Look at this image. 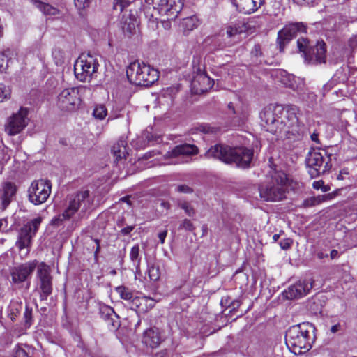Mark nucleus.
Returning <instances> with one entry per match:
<instances>
[{"label": "nucleus", "instance_id": "f257e3e1", "mask_svg": "<svg viewBox=\"0 0 357 357\" xmlns=\"http://www.w3.org/2000/svg\"><path fill=\"white\" fill-rule=\"evenodd\" d=\"M299 109L295 105L270 106L260 114L262 126L281 139H296L302 136L303 125L298 119Z\"/></svg>", "mask_w": 357, "mask_h": 357}, {"label": "nucleus", "instance_id": "f03ea898", "mask_svg": "<svg viewBox=\"0 0 357 357\" xmlns=\"http://www.w3.org/2000/svg\"><path fill=\"white\" fill-rule=\"evenodd\" d=\"M206 156L208 158H217L226 164L234 165L245 169L250 167L254 158V151L243 146L215 144L206 152Z\"/></svg>", "mask_w": 357, "mask_h": 357}, {"label": "nucleus", "instance_id": "7ed1b4c3", "mask_svg": "<svg viewBox=\"0 0 357 357\" xmlns=\"http://www.w3.org/2000/svg\"><path fill=\"white\" fill-rule=\"evenodd\" d=\"M313 327L309 323H303L290 327L285 334V342L289 349L296 355L305 354L312 348L310 333Z\"/></svg>", "mask_w": 357, "mask_h": 357}, {"label": "nucleus", "instance_id": "20e7f679", "mask_svg": "<svg viewBox=\"0 0 357 357\" xmlns=\"http://www.w3.org/2000/svg\"><path fill=\"white\" fill-rule=\"evenodd\" d=\"M91 204L89 191L86 190L68 196L65 209L61 214L52 220V224L59 226L64 220L71 218L79 209L81 212H86Z\"/></svg>", "mask_w": 357, "mask_h": 357}, {"label": "nucleus", "instance_id": "39448f33", "mask_svg": "<svg viewBox=\"0 0 357 357\" xmlns=\"http://www.w3.org/2000/svg\"><path fill=\"white\" fill-rule=\"evenodd\" d=\"M41 222L42 218L38 217L29 221L20 229L15 245L22 257H26L29 254L32 239L38 230Z\"/></svg>", "mask_w": 357, "mask_h": 357}, {"label": "nucleus", "instance_id": "423d86ee", "mask_svg": "<svg viewBox=\"0 0 357 357\" xmlns=\"http://www.w3.org/2000/svg\"><path fill=\"white\" fill-rule=\"evenodd\" d=\"M99 64L97 56L91 54H82L74 65L75 75L81 82H86L96 77Z\"/></svg>", "mask_w": 357, "mask_h": 357}, {"label": "nucleus", "instance_id": "0eeeda50", "mask_svg": "<svg viewBox=\"0 0 357 357\" xmlns=\"http://www.w3.org/2000/svg\"><path fill=\"white\" fill-rule=\"evenodd\" d=\"M154 71L155 70L151 69L149 66L135 61L128 67L126 75L131 84L149 86L156 82Z\"/></svg>", "mask_w": 357, "mask_h": 357}, {"label": "nucleus", "instance_id": "6e6552de", "mask_svg": "<svg viewBox=\"0 0 357 357\" xmlns=\"http://www.w3.org/2000/svg\"><path fill=\"white\" fill-rule=\"evenodd\" d=\"M297 46L300 52L303 53L305 61L308 63L318 64L326 62V44L323 41L317 42L315 45H312L307 38L301 37L297 40Z\"/></svg>", "mask_w": 357, "mask_h": 357}, {"label": "nucleus", "instance_id": "1a4fd4ad", "mask_svg": "<svg viewBox=\"0 0 357 357\" xmlns=\"http://www.w3.org/2000/svg\"><path fill=\"white\" fill-rule=\"evenodd\" d=\"M331 155H328L325 150L319 151L313 149L309 151L306 158V164L312 178L321 176L331 169Z\"/></svg>", "mask_w": 357, "mask_h": 357}, {"label": "nucleus", "instance_id": "9d476101", "mask_svg": "<svg viewBox=\"0 0 357 357\" xmlns=\"http://www.w3.org/2000/svg\"><path fill=\"white\" fill-rule=\"evenodd\" d=\"M37 266L36 260L13 267L10 270L11 282L17 287H22L26 283V289L30 287V278Z\"/></svg>", "mask_w": 357, "mask_h": 357}, {"label": "nucleus", "instance_id": "9b49d317", "mask_svg": "<svg viewBox=\"0 0 357 357\" xmlns=\"http://www.w3.org/2000/svg\"><path fill=\"white\" fill-rule=\"evenodd\" d=\"M29 109L21 107L17 112L9 116L5 123V132L9 136H14L20 133L28 125Z\"/></svg>", "mask_w": 357, "mask_h": 357}, {"label": "nucleus", "instance_id": "f8f14e48", "mask_svg": "<svg viewBox=\"0 0 357 357\" xmlns=\"http://www.w3.org/2000/svg\"><path fill=\"white\" fill-rule=\"evenodd\" d=\"M50 180H34L28 190L29 200L35 205L44 203L51 192Z\"/></svg>", "mask_w": 357, "mask_h": 357}, {"label": "nucleus", "instance_id": "ddd939ff", "mask_svg": "<svg viewBox=\"0 0 357 357\" xmlns=\"http://www.w3.org/2000/svg\"><path fill=\"white\" fill-rule=\"evenodd\" d=\"M81 99L77 88L63 89L58 96V106L64 111L73 112L79 108Z\"/></svg>", "mask_w": 357, "mask_h": 357}, {"label": "nucleus", "instance_id": "4468645a", "mask_svg": "<svg viewBox=\"0 0 357 357\" xmlns=\"http://www.w3.org/2000/svg\"><path fill=\"white\" fill-rule=\"evenodd\" d=\"M198 152L197 147L188 144L175 146L171 151L165 154L169 162L166 164L183 163L188 161V158Z\"/></svg>", "mask_w": 357, "mask_h": 357}, {"label": "nucleus", "instance_id": "2eb2a0df", "mask_svg": "<svg viewBox=\"0 0 357 357\" xmlns=\"http://www.w3.org/2000/svg\"><path fill=\"white\" fill-rule=\"evenodd\" d=\"M306 32V26L302 22L290 23L284 26L278 33V43L280 51L285 45L299 33Z\"/></svg>", "mask_w": 357, "mask_h": 357}, {"label": "nucleus", "instance_id": "dca6fc26", "mask_svg": "<svg viewBox=\"0 0 357 357\" xmlns=\"http://www.w3.org/2000/svg\"><path fill=\"white\" fill-rule=\"evenodd\" d=\"M37 276L39 279L40 299L46 300L52 292V276L50 267L45 263H41L37 269Z\"/></svg>", "mask_w": 357, "mask_h": 357}, {"label": "nucleus", "instance_id": "f3484780", "mask_svg": "<svg viewBox=\"0 0 357 357\" xmlns=\"http://www.w3.org/2000/svg\"><path fill=\"white\" fill-rule=\"evenodd\" d=\"M312 288V279L303 278L289 286L283 294L287 299L292 300L306 296Z\"/></svg>", "mask_w": 357, "mask_h": 357}, {"label": "nucleus", "instance_id": "a211bd4d", "mask_svg": "<svg viewBox=\"0 0 357 357\" xmlns=\"http://www.w3.org/2000/svg\"><path fill=\"white\" fill-rule=\"evenodd\" d=\"M214 81L199 67L191 82V91L195 94H201L211 89Z\"/></svg>", "mask_w": 357, "mask_h": 357}, {"label": "nucleus", "instance_id": "6ab92c4d", "mask_svg": "<svg viewBox=\"0 0 357 357\" xmlns=\"http://www.w3.org/2000/svg\"><path fill=\"white\" fill-rule=\"evenodd\" d=\"M259 193L261 198L266 201H279L284 197V190L281 183L269 182L266 186H261Z\"/></svg>", "mask_w": 357, "mask_h": 357}, {"label": "nucleus", "instance_id": "aec40b11", "mask_svg": "<svg viewBox=\"0 0 357 357\" xmlns=\"http://www.w3.org/2000/svg\"><path fill=\"white\" fill-rule=\"evenodd\" d=\"M183 7V0H160L158 3V13L167 15L168 19H175Z\"/></svg>", "mask_w": 357, "mask_h": 357}, {"label": "nucleus", "instance_id": "412c9836", "mask_svg": "<svg viewBox=\"0 0 357 357\" xmlns=\"http://www.w3.org/2000/svg\"><path fill=\"white\" fill-rule=\"evenodd\" d=\"M18 190V186L15 182L6 181L0 185V202L3 209H5L13 202Z\"/></svg>", "mask_w": 357, "mask_h": 357}, {"label": "nucleus", "instance_id": "4be33fe9", "mask_svg": "<svg viewBox=\"0 0 357 357\" xmlns=\"http://www.w3.org/2000/svg\"><path fill=\"white\" fill-rule=\"evenodd\" d=\"M156 137V130L154 126H149L142 132L140 137L132 139L131 146L135 149H144L147 144L153 142L154 144Z\"/></svg>", "mask_w": 357, "mask_h": 357}, {"label": "nucleus", "instance_id": "5701e85b", "mask_svg": "<svg viewBox=\"0 0 357 357\" xmlns=\"http://www.w3.org/2000/svg\"><path fill=\"white\" fill-rule=\"evenodd\" d=\"M112 153L114 156V163L116 165H123L126 157L129 155L127 148V142L121 137L112 146Z\"/></svg>", "mask_w": 357, "mask_h": 357}, {"label": "nucleus", "instance_id": "b1692460", "mask_svg": "<svg viewBox=\"0 0 357 357\" xmlns=\"http://www.w3.org/2000/svg\"><path fill=\"white\" fill-rule=\"evenodd\" d=\"M265 0H232L236 9L244 14H250L256 11L264 3Z\"/></svg>", "mask_w": 357, "mask_h": 357}, {"label": "nucleus", "instance_id": "393cba45", "mask_svg": "<svg viewBox=\"0 0 357 357\" xmlns=\"http://www.w3.org/2000/svg\"><path fill=\"white\" fill-rule=\"evenodd\" d=\"M121 24L125 33L133 35L137 31L139 21L135 14L126 11L121 17Z\"/></svg>", "mask_w": 357, "mask_h": 357}, {"label": "nucleus", "instance_id": "a878e982", "mask_svg": "<svg viewBox=\"0 0 357 357\" xmlns=\"http://www.w3.org/2000/svg\"><path fill=\"white\" fill-rule=\"evenodd\" d=\"M155 9L156 7L154 6V0H144V13L148 20L149 26L153 30L156 26V18L155 17Z\"/></svg>", "mask_w": 357, "mask_h": 357}, {"label": "nucleus", "instance_id": "bb28decb", "mask_svg": "<svg viewBox=\"0 0 357 357\" xmlns=\"http://www.w3.org/2000/svg\"><path fill=\"white\" fill-rule=\"evenodd\" d=\"M272 75L275 77L286 87L295 89L294 77L292 75L288 74L284 70H279L274 71Z\"/></svg>", "mask_w": 357, "mask_h": 357}, {"label": "nucleus", "instance_id": "cd10ccee", "mask_svg": "<svg viewBox=\"0 0 357 357\" xmlns=\"http://www.w3.org/2000/svg\"><path fill=\"white\" fill-rule=\"evenodd\" d=\"M33 5L46 15L55 16L59 14L58 8L38 0H33Z\"/></svg>", "mask_w": 357, "mask_h": 357}, {"label": "nucleus", "instance_id": "c85d7f7f", "mask_svg": "<svg viewBox=\"0 0 357 357\" xmlns=\"http://www.w3.org/2000/svg\"><path fill=\"white\" fill-rule=\"evenodd\" d=\"M199 24V20L197 16L192 15L184 18L181 24L184 34L187 35L190 31L197 28Z\"/></svg>", "mask_w": 357, "mask_h": 357}, {"label": "nucleus", "instance_id": "c756f323", "mask_svg": "<svg viewBox=\"0 0 357 357\" xmlns=\"http://www.w3.org/2000/svg\"><path fill=\"white\" fill-rule=\"evenodd\" d=\"M156 335L155 331L150 328L146 330L144 333L142 342L151 349H155L156 347Z\"/></svg>", "mask_w": 357, "mask_h": 357}, {"label": "nucleus", "instance_id": "7c9ffc66", "mask_svg": "<svg viewBox=\"0 0 357 357\" xmlns=\"http://www.w3.org/2000/svg\"><path fill=\"white\" fill-rule=\"evenodd\" d=\"M23 307L22 303L18 301H12L8 307V315L12 321L20 314Z\"/></svg>", "mask_w": 357, "mask_h": 357}, {"label": "nucleus", "instance_id": "2f4dec72", "mask_svg": "<svg viewBox=\"0 0 357 357\" xmlns=\"http://www.w3.org/2000/svg\"><path fill=\"white\" fill-rule=\"evenodd\" d=\"M268 173L271 178H288V175L274 164L270 165V170Z\"/></svg>", "mask_w": 357, "mask_h": 357}, {"label": "nucleus", "instance_id": "473e14b6", "mask_svg": "<svg viewBox=\"0 0 357 357\" xmlns=\"http://www.w3.org/2000/svg\"><path fill=\"white\" fill-rule=\"evenodd\" d=\"M134 0H114L113 9L122 13Z\"/></svg>", "mask_w": 357, "mask_h": 357}, {"label": "nucleus", "instance_id": "72a5a7b5", "mask_svg": "<svg viewBox=\"0 0 357 357\" xmlns=\"http://www.w3.org/2000/svg\"><path fill=\"white\" fill-rule=\"evenodd\" d=\"M107 114V110L103 105H96L93 112V116L98 120L104 119Z\"/></svg>", "mask_w": 357, "mask_h": 357}, {"label": "nucleus", "instance_id": "f704fd0d", "mask_svg": "<svg viewBox=\"0 0 357 357\" xmlns=\"http://www.w3.org/2000/svg\"><path fill=\"white\" fill-rule=\"evenodd\" d=\"M116 291L119 294L122 299L129 301L133 298L132 292L124 286L117 287L116 288Z\"/></svg>", "mask_w": 357, "mask_h": 357}, {"label": "nucleus", "instance_id": "c9c22d12", "mask_svg": "<svg viewBox=\"0 0 357 357\" xmlns=\"http://www.w3.org/2000/svg\"><path fill=\"white\" fill-rule=\"evenodd\" d=\"M130 259L133 263V265L137 267L140 261L139 246L138 245H135L131 248Z\"/></svg>", "mask_w": 357, "mask_h": 357}, {"label": "nucleus", "instance_id": "e433bc0d", "mask_svg": "<svg viewBox=\"0 0 357 357\" xmlns=\"http://www.w3.org/2000/svg\"><path fill=\"white\" fill-rule=\"evenodd\" d=\"M178 206L184 210L187 215L193 217L195 215V210L190 203L185 201H179Z\"/></svg>", "mask_w": 357, "mask_h": 357}, {"label": "nucleus", "instance_id": "4c0bfd02", "mask_svg": "<svg viewBox=\"0 0 357 357\" xmlns=\"http://www.w3.org/2000/svg\"><path fill=\"white\" fill-rule=\"evenodd\" d=\"M52 56L56 66H61L64 63V53L59 49H54Z\"/></svg>", "mask_w": 357, "mask_h": 357}, {"label": "nucleus", "instance_id": "58836bf2", "mask_svg": "<svg viewBox=\"0 0 357 357\" xmlns=\"http://www.w3.org/2000/svg\"><path fill=\"white\" fill-rule=\"evenodd\" d=\"M243 29L238 24L233 26H229L227 27L226 30L227 35L229 38L235 36L236 35L241 33Z\"/></svg>", "mask_w": 357, "mask_h": 357}, {"label": "nucleus", "instance_id": "ea45409f", "mask_svg": "<svg viewBox=\"0 0 357 357\" xmlns=\"http://www.w3.org/2000/svg\"><path fill=\"white\" fill-rule=\"evenodd\" d=\"M24 325L26 328H29L32 324V308L26 305L24 313Z\"/></svg>", "mask_w": 357, "mask_h": 357}, {"label": "nucleus", "instance_id": "a19ab883", "mask_svg": "<svg viewBox=\"0 0 357 357\" xmlns=\"http://www.w3.org/2000/svg\"><path fill=\"white\" fill-rule=\"evenodd\" d=\"M251 54L252 56L256 57V62L261 63L264 62V60L261 59L262 56L261 49L259 45H255L253 49L251 51Z\"/></svg>", "mask_w": 357, "mask_h": 357}, {"label": "nucleus", "instance_id": "79ce46f5", "mask_svg": "<svg viewBox=\"0 0 357 357\" xmlns=\"http://www.w3.org/2000/svg\"><path fill=\"white\" fill-rule=\"evenodd\" d=\"M8 62L6 52H0V72H3L8 68Z\"/></svg>", "mask_w": 357, "mask_h": 357}, {"label": "nucleus", "instance_id": "37998d69", "mask_svg": "<svg viewBox=\"0 0 357 357\" xmlns=\"http://www.w3.org/2000/svg\"><path fill=\"white\" fill-rule=\"evenodd\" d=\"M10 96V90L3 84H0V102L8 99Z\"/></svg>", "mask_w": 357, "mask_h": 357}, {"label": "nucleus", "instance_id": "c03bdc74", "mask_svg": "<svg viewBox=\"0 0 357 357\" xmlns=\"http://www.w3.org/2000/svg\"><path fill=\"white\" fill-rule=\"evenodd\" d=\"M75 6L79 10L80 15H82L81 11L88 8L91 3V0H74Z\"/></svg>", "mask_w": 357, "mask_h": 357}, {"label": "nucleus", "instance_id": "a18cd8bd", "mask_svg": "<svg viewBox=\"0 0 357 357\" xmlns=\"http://www.w3.org/2000/svg\"><path fill=\"white\" fill-rule=\"evenodd\" d=\"M198 129L204 132V133H206V134H208V133H216L218 131V129L217 128H215V127H211L207 124H202V125H200L199 127H198Z\"/></svg>", "mask_w": 357, "mask_h": 357}, {"label": "nucleus", "instance_id": "49530a36", "mask_svg": "<svg viewBox=\"0 0 357 357\" xmlns=\"http://www.w3.org/2000/svg\"><path fill=\"white\" fill-rule=\"evenodd\" d=\"M179 228L189 231H192L195 229L193 224L188 219L183 220L180 225Z\"/></svg>", "mask_w": 357, "mask_h": 357}, {"label": "nucleus", "instance_id": "de8ad7c7", "mask_svg": "<svg viewBox=\"0 0 357 357\" xmlns=\"http://www.w3.org/2000/svg\"><path fill=\"white\" fill-rule=\"evenodd\" d=\"M339 191L340 189H337L331 193L321 195L322 201L324 202L334 199L338 195Z\"/></svg>", "mask_w": 357, "mask_h": 357}, {"label": "nucleus", "instance_id": "09e8293b", "mask_svg": "<svg viewBox=\"0 0 357 357\" xmlns=\"http://www.w3.org/2000/svg\"><path fill=\"white\" fill-rule=\"evenodd\" d=\"M14 357H29L24 349L16 347L14 350Z\"/></svg>", "mask_w": 357, "mask_h": 357}, {"label": "nucleus", "instance_id": "8fccbe9b", "mask_svg": "<svg viewBox=\"0 0 357 357\" xmlns=\"http://www.w3.org/2000/svg\"><path fill=\"white\" fill-rule=\"evenodd\" d=\"M292 244V241L290 238H284L280 242V248L282 250L289 249Z\"/></svg>", "mask_w": 357, "mask_h": 357}, {"label": "nucleus", "instance_id": "3c124183", "mask_svg": "<svg viewBox=\"0 0 357 357\" xmlns=\"http://www.w3.org/2000/svg\"><path fill=\"white\" fill-rule=\"evenodd\" d=\"M160 15L161 16H166V18L160 20V22L162 24V26L165 28V29H169L170 27H171L170 21L172 20L173 19H168V15H167L163 14V15Z\"/></svg>", "mask_w": 357, "mask_h": 357}, {"label": "nucleus", "instance_id": "603ef678", "mask_svg": "<svg viewBox=\"0 0 357 357\" xmlns=\"http://www.w3.org/2000/svg\"><path fill=\"white\" fill-rule=\"evenodd\" d=\"M177 190L180 192L187 193V194L191 193L193 191L191 188H190L189 186L185 185H178L177 187Z\"/></svg>", "mask_w": 357, "mask_h": 357}, {"label": "nucleus", "instance_id": "864d4df0", "mask_svg": "<svg viewBox=\"0 0 357 357\" xmlns=\"http://www.w3.org/2000/svg\"><path fill=\"white\" fill-rule=\"evenodd\" d=\"M315 206V204H314V197H310L308 199H306L303 202V206L304 208L312 207V206Z\"/></svg>", "mask_w": 357, "mask_h": 357}, {"label": "nucleus", "instance_id": "5fc2aeb1", "mask_svg": "<svg viewBox=\"0 0 357 357\" xmlns=\"http://www.w3.org/2000/svg\"><path fill=\"white\" fill-rule=\"evenodd\" d=\"M241 305V301L238 300H234L233 301L231 304L229 305V307L231 308L230 311L236 310H237Z\"/></svg>", "mask_w": 357, "mask_h": 357}, {"label": "nucleus", "instance_id": "6e6d98bb", "mask_svg": "<svg viewBox=\"0 0 357 357\" xmlns=\"http://www.w3.org/2000/svg\"><path fill=\"white\" fill-rule=\"evenodd\" d=\"M314 0H294L295 3L299 5H310Z\"/></svg>", "mask_w": 357, "mask_h": 357}, {"label": "nucleus", "instance_id": "4d7b16f0", "mask_svg": "<svg viewBox=\"0 0 357 357\" xmlns=\"http://www.w3.org/2000/svg\"><path fill=\"white\" fill-rule=\"evenodd\" d=\"M134 229L133 226H128L121 229V233L123 235L129 234Z\"/></svg>", "mask_w": 357, "mask_h": 357}, {"label": "nucleus", "instance_id": "13d9d810", "mask_svg": "<svg viewBox=\"0 0 357 357\" xmlns=\"http://www.w3.org/2000/svg\"><path fill=\"white\" fill-rule=\"evenodd\" d=\"M323 184H324L323 180H318V181H314L312 185L314 189L319 190V189L321 188Z\"/></svg>", "mask_w": 357, "mask_h": 357}, {"label": "nucleus", "instance_id": "bf43d9fd", "mask_svg": "<svg viewBox=\"0 0 357 357\" xmlns=\"http://www.w3.org/2000/svg\"><path fill=\"white\" fill-rule=\"evenodd\" d=\"M341 330L340 324H337L331 326L330 331L333 333H335Z\"/></svg>", "mask_w": 357, "mask_h": 357}, {"label": "nucleus", "instance_id": "052dcab7", "mask_svg": "<svg viewBox=\"0 0 357 357\" xmlns=\"http://www.w3.org/2000/svg\"><path fill=\"white\" fill-rule=\"evenodd\" d=\"M94 241L96 244V250L94 252V257H95V259H97L98 255V253L100 252V241L98 239H95Z\"/></svg>", "mask_w": 357, "mask_h": 357}, {"label": "nucleus", "instance_id": "680f3d73", "mask_svg": "<svg viewBox=\"0 0 357 357\" xmlns=\"http://www.w3.org/2000/svg\"><path fill=\"white\" fill-rule=\"evenodd\" d=\"M310 138L312 139V141L317 143V144H319V134L314 132L311 136H310Z\"/></svg>", "mask_w": 357, "mask_h": 357}, {"label": "nucleus", "instance_id": "e2e57ef3", "mask_svg": "<svg viewBox=\"0 0 357 357\" xmlns=\"http://www.w3.org/2000/svg\"><path fill=\"white\" fill-rule=\"evenodd\" d=\"M167 231H162L160 232L159 234H158V238L160 239V241H161V243H164L165 241V239L167 236Z\"/></svg>", "mask_w": 357, "mask_h": 357}, {"label": "nucleus", "instance_id": "0e129e2a", "mask_svg": "<svg viewBox=\"0 0 357 357\" xmlns=\"http://www.w3.org/2000/svg\"><path fill=\"white\" fill-rule=\"evenodd\" d=\"M104 311L106 312L107 315L108 316H111L112 314H114V316L116 315L112 307H106L104 308Z\"/></svg>", "mask_w": 357, "mask_h": 357}, {"label": "nucleus", "instance_id": "69168bd1", "mask_svg": "<svg viewBox=\"0 0 357 357\" xmlns=\"http://www.w3.org/2000/svg\"><path fill=\"white\" fill-rule=\"evenodd\" d=\"M160 206L167 211L170 208V204L163 200L161 201Z\"/></svg>", "mask_w": 357, "mask_h": 357}, {"label": "nucleus", "instance_id": "338daca9", "mask_svg": "<svg viewBox=\"0 0 357 357\" xmlns=\"http://www.w3.org/2000/svg\"><path fill=\"white\" fill-rule=\"evenodd\" d=\"M339 256V252L336 250H332L330 252V257L332 259H336Z\"/></svg>", "mask_w": 357, "mask_h": 357}, {"label": "nucleus", "instance_id": "774afa93", "mask_svg": "<svg viewBox=\"0 0 357 357\" xmlns=\"http://www.w3.org/2000/svg\"><path fill=\"white\" fill-rule=\"evenodd\" d=\"M314 197V202L315 206L319 205V204H321L322 202H324L322 201L321 195H318L317 197Z\"/></svg>", "mask_w": 357, "mask_h": 357}]
</instances>
